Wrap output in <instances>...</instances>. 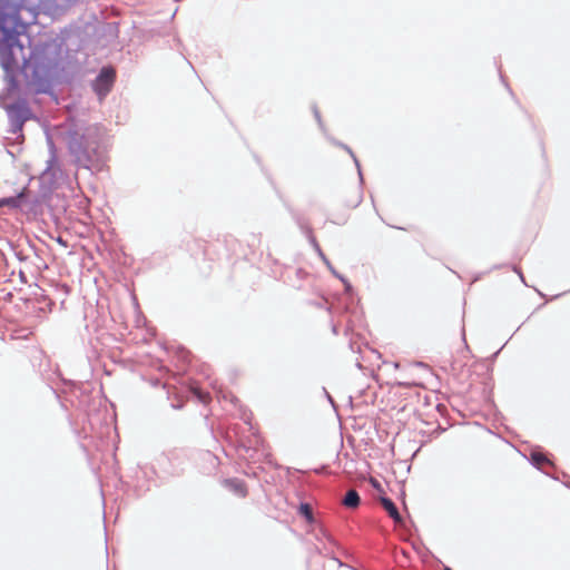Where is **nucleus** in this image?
Segmentation results:
<instances>
[{"label": "nucleus", "instance_id": "obj_1", "mask_svg": "<svg viewBox=\"0 0 570 570\" xmlns=\"http://www.w3.org/2000/svg\"><path fill=\"white\" fill-rule=\"evenodd\" d=\"M67 9L58 0H20L0 12V67L7 90L20 86L58 101L56 88H75L76 73L86 65L69 24L33 37L32 23L40 14L55 20Z\"/></svg>", "mask_w": 570, "mask_h": 570}, {"label": "nucleus", "instance_id": "obj_2", "mask_svg": "<svg viewBox=\"0 0 570 570\" xmlns=\"http://www.w3.org/2000/svg\"><path fill=\"white\" fill-rule=\"evenodd\" d=\"M55 130L66 142L67 150L78 168L89 170L91 175L105 169L107 154L100 124H90L78 116L68 115Z\"/></svg>", "mask_w": 570, "mask_h": 570}, {"label": "nucleus", "instance_id": "obj_3", "mask_svg": "<svg viewBox=\"0 0 570 570\" xmlns=\"http://www.w3.org/2000/svg\"><path fill=\"white\" fill-rule=\"evenodd\" d=\"M73 39L86 63L98 48L114 43L119 37V22L116 21H83L81 19L69 23Z\"/></svg>", "mask_w": 570, "mask_h": 570}, {"label": "nucleus", "instance_id": "obj_4", "mask_svg": "<svg viewBox=\"0 0 570 570\" xmlns=\"http://www.w3.org/2000/svg\"><path fill=\"white\" fill-rule=\"evenodd\" d=\"M30 91L20 86L17 91L7 90V85L0 92V107L6 110L9 119L8 132L17 137L23 136V125L31 117L32 110L27 96Z\"/></svg>", "mask_w": 570, "mask_h": 570}, {"label": "nucleus", "instance_id": "obj_5", "mask_svg": "<svg viewBox=\"0 0 570 570\" xmlns=\"http://www.w3.org/2000/svg\"><path fill=\"white\" fill-rule=\"evenodd\" d=\"M56 375L60 384L57 387L50 386V390L62 407H66L61 399L62 395H65L66 401L70 402V404L77 409L87 410L90 407L94 390L90 383L66 379L61 373H57Z\"/></svg>", "mask_w": 570, "mask_h": 570}, {"label": "nucleus", "instance_id": "obj_6", "mask_svg": "<svg viewBox=\"0 0 570 570\" xmlns=\"http://www.w3.org/2000/svg\"><path fill=\"white\" fill-rule=\"evenodd\" d=\"M30 293L21 297L20 299L23 302L27 308V313H39L47 314L51 312L55 306V302L49 298L46 294V291L40 287L37 283L29 285Z\"/></svg>", "mask_w": 570, "mask_h": 570}, {"label": "nucleus", "instance_id": "obj_7", "mask_svg": "<svg viewBox=\"0 0 570 570\" xmlns=\"http://www.w3.org/2000/svg\"><path fill=\"white\" fill-rule=\"evenodd\" d=\"M117 79V73L111 65H104L96 77L91 80L90 86L99 101H102L112 90Z\"/></svg>", "mask_w": 570, "mask_h": 570}, {"label": "nucleus", "instance_id": "obj_8", "mask_svg": "<svg viewBox=\"0 0 570 570\" xmlns=\"http://www.w3.org/2000/svg\"><path fill=\"white\" fill-rule=\"evenodd\" d=\"M268 183L271 184V186L274 189V191L276 193L277 197L281 199V202L283 203L284 207L286 208V210L291 215L292 219L295 222V224L297 225L299 230L305 235V237L307 238L308 243L311 244V238L315 237V236L313 234L312 227L306 222L304 215L301 212L296 210L285 199V197L283 196L282 191L278 189V187H277L275 180L273 179V177L268 176Z\"/></svg>", "mask_w": 570, "mask_h": 570}, {"label": "nucleus", "instance_id": "obj_9", "mask_svg": "<svg viewBox=\"0 0 570 570\" xmlns=\"http://www.w3.org/2000/svg\"><path fill=\"white\" fill-rule=\"evenodd\" d=\"M57 187L58 184H55L39 176V188L35 194L37 197H39L46 203V207L55 223H58V214L55 212L53 200H61L60 195H53V189Z\"/></svg>", "mask_w": 570, "mask_h": 570}, {"label": "nucleus", "instance_id": "obj_10", "mask_svg": "<svg viewBox=\"0 0 570 570\" xmlns=\"http://www.w3.org/2000/svg\"><path fill=\"white\" fill-rule=\"evenodd\" d=\"M311 246L313 247L314 252L317 254V256L322 259V262L325 264L330 273L337 278L344 286V292L348 295H354V286L350 282V279L340 273L331 263V261L327 258L325 253L323 252L322 247L320 246L316 237L311 238Z\"/></svg>", "mask_w": 570, "mask_h": 570}, {"label": "nucleus", "instance_id": "obj_11", "mask_svg": "<svg viewBox=\"0 0 570 570\" xmlns=\"http://www.w3.org/2000/svg\"><path fill=\"white\" fill-rule=\"evenodd\" d=\"M61 174L62 169L58 156L55 158V161H51V157H49L47 160L46 169L40 174V177L58 184V178Z\"/></svg>", "mask_w": 570, "mask_h": 570}, {"label": "nucleus", "instance_id": "obj_12", "mask_svg": "<svg viewBox=\"0 0 570 570\" xmlns=\"http://www.w3.org/2000/svg\"><path fill=\"white\" fill-rule=\"evenodd\" d=\"M46 203L33 195L31 198H28V202L24 207V214L32 215L33 217H39L45 214Z\"/></svg>", "mask_w": 570, "mask_h": 570}, {"label": "nucleus", "instance_id": "obj_13", "mask_svg": "<svg viewBox=\"0 0 570 570\" xmlns=\"http://www.w3.org/2000/svg\"><path fill=\"white\" fill-rule=\"evenodd\" d=\"M296 513L299 518H302L308 525H316L317 520L312 511L311 504L305 501L301 500L296 507Z\"/></svg>", "mask_w": 570, "mask_h": 570}, {"label": "nucleus", "instance_id": "obj_14", "mask_svg": "<svg viewBox=\"0 0 570 570\" xmlns=\"http://www.w3.org/2000/svg\"><path fill=\"white\" fill-rule=\"evenodd\" d=\"M529 463L538 470H541L542 464H550V460L543 453L541 448L531 449L528 456H525Z\"/></svg>", "mask_w": 570, "mask_h": 570}, {"label": "nucleus", "instance_id": "obj_15", "mask_svg": "<svg viewBox=\"0 0 570 570\" xmlns=\"http://www.w3.org/2000/svg\"><path fill=\"white\" fill-rule=\"evenodd\" d=\"M332 144L344 149L350 156L351 158L353 159V163L357 169V176H358V183H360V186H362L364 184V176H363V171H362V167H361V163L358 160V158L356 157V155L354 154V151L351 149L350 146H347L346 144L340 141V140H336V139H331Z\"/></svg>", "mask_w": 570, "mask_h": 570}, {"label": "nucleus", "instance_id": "obj_16", "mask_svg": "<svg viewBox=\"0 0 570 570\" xmlns=\"http://www.w3.org/2000/svg\"><path fill=\"white\" fill-rule=\"evenodd\" d=\"M380 499H381V503H382L383 508L386 510L390 518L394 522H402L403 518H402L400 511L397 510L395 503L393 502V500L391 498H389L387 495H381Z\"/></svg>", "mask_w": 570, "mask_h": 570}, {"label": "nucleus", "instance_id": "obj_17", "mask_svg": "<svg viewBox=\"0 0 570 570\" xmlns=\"http://www.w3.org/2000/svg\"><path fill=\"white\" fill-rule=\"evenodd\" d=\"M227 487L237 495L245 498L247 495V487L245 481L237 479V478H230L225 480Z\"/></svg>", "mask_w": 570, "mask_h": 570}, {"label": "nucleus", "instance_id": "obj_18", "mask_svg": "<svg viewBox=\"0 0 570 570\" xmlns=\"http://www.w3.org/2000/svg\"><path fill=\"white\" fill-rule=\"evenodd\" d=\"M11 198H13L16 202V205H13V209L20 210L21 213L24 212V207L29 198L27 187L24 186L20 190L16 191L14 195H11Z\"/></svg>", "mask_w": 570, "mask_h": 570}, {"label": "nucleus", "instance_id": "obj_19", "mask_svg": "<svg viewBox=\"0 0 570 570\" xmlns=\"http://www.w3.org/2000/svg\"><path fill=\"white\" fill-rule=\"evenodd\" d=\"M189 393L194 399L203 404H206L209 399V393L205 392L196 382L190 384Z\"/></svg>", "mask_w": 570, "mask_h": 570}, {"label": "nucleus", "instance_id": "obj_20", "mask_svg": "<svg viewBox=\"0 0 570 570\" xmlns=\"http://www.w3.org/2000/svg\"><path fill=\"white\" fill-rule=\"evenodd\" d=\"M362 502L361 495L356 490H348L343 499V503L347 508H357Z\"/></svg>", "mask_w": 570, "mask_h": 570}, {"label": "nucleus", "instance_id": "obj_21", "mask_svg": "<svg viewBox=\"0 0 570 570\" xmlns=\"http://www.w3.org/2000/svg\"><path fill=\"white\" fill-rule=\"evenodd\" d=\"M43 131H45L46 142H47L48 150H49V157H51V161H55V158L58 156V150H57L56 144L53 141L52 134L48 126L45 127Z\"/></svg>", "mask_w": 570, "mask_h": 570}, {"label": "nucleus", "instance_id": "obj_22", "mask_svg": "<svg viewBox=\"0 0 570 570\" xmlns=\"http://www.w3.org/2000/svg\"><path fill=\"white\" fill-rule=\"evenodd\" d=\"M497 421H498V414L495 413L490 425H483L479 421H474L473 424L476 426L483 428L487 433L499 438V426L497 425Z\"/></svg>", "mask_w": 570, "mask_h": 570}, {"label": "nucleus", "instance_id": "obj_23", "mask_svg": "<svg viewBox=\"0 0 570 570\" xmlns=\"http://www.w3.org/2000/svg\"><path fill=\"white\" fill-rule=\"evenodd\" d=\"M60 202L57 199L53 200L55 212L58 214V220L60 219L61 215L66 212V199L65 197H60Z\"/></svg>", "mask_w": 570, "mask_h": 570}, {"label": "nucleus", "instance_id": "obj_24", "mask_svg": "<svg viewBox=\"0 0 570 570\" xmlns=\"http://www.w3.org/2000/svg\"><path fill=\"white\" fill-rule=\"evenodd\" d=\"M7 244L10 247V249L13 250L14 256L17 257L18 261H20V262L27 261L28 257L21 250L16 249V244L12 240L7 239Z\"/></svg>", "mask_w": 570, "mask_h": 570}, {"label": "nucleus", "instance_id": "obj_25", "mask_svg": "<svg viewBox=\"0 0 570 570\" xmlns=\"http://www.w3.org/2000/svg\"><path fill=\"white\" fill-rule=\"evenodd\" d=\"M322 393L324 395V397L326 399V401L330 403V405L333 407V410L335 412L338 411V405L337 403L335 402L334 397L330 394V392L326 390V387H322Z\"/></svg>", "mask_w": 570, "mask_h": 570}, {"label": "nucleus", "instance_id": "obj_26", "mask_svg": "<svg viewBox=\"0 0 570 570\" xmlns=\"http://www.w3.org/2000/svg\"><path fill=\"white\" fill-rule=\"evenodd\" d=\"M178 357L179 360L183 362V363H188L189 362V351L187 348H185L184 346H179L178 347Z\"/></svg>", "mask_w": 570, "mask_h": 570}, {"label": "nucleus", "instance_id": "obj_27", "mask_svg": "<svg viewBox=\"0 0 570 570\" xmlns=\"http://www.w3.org/2000/svg\"><path fill=\"white\" fill-rule=\"evenodd\" d=\"M13 205H16V202L11 196L0 197V208L8 206L10 209H13Z\"/></svg>", "mask_w": 570, "mask_h": 570}, {"label": "nucleus", "instance_id": "obj_28", "mask_svg": "<svg viewBox=\"0 0 570 570\" xmlns=\"http://www.w3.org/2000/svg\"><path fill=\"white\" fill-rule=\"evenodd\" d=\"M312 109H313L314 118L317 121L320 128L324 129V124H323L322 116H321V112H320L317 106L313 105Z\"/></svg>", "mask_w": 570, "mask_h": 570}, {"label": "nucleus", "instance_id": "obj_29", "mask_svg": "<svg viewBox=\"0 0 570 570\" xmlns=\"http://www.w3.org/2000/svg\"><path fill=\"white\" fill-rule=\"evenodd\" d=\"M318 531H320V534L322 538L326 539L331 543L335 542L333 535L328 532V530L326 528L320 527Z\"/></svg>", "mask_w": 570, "mask_h": 570}, {"label": "nucleus", "instance_id": "obj_30", "mask_svg": "<svg viewBox=\"0 0 570 570\" xmlns=\"http://www.w3.org/2000/svg\"><path fill=\"white\" fill-rule=\"evenodd\" d=\"M253 157H254L256 164L261 167V169L264 173V175L266 176V178L268 179V176L272 177L271 173L262 164V158L257 154H255V153L253 154Z\"/></svg>", "mask_w": 570, "mask_h": 570}, {"label": "nucleus", "instance_id": "obj_31", "mask_svg": "<svg viewBox=\"0 0 570 570\" xmlns=\"http://www.w3.org/2000/svg\"><path fill=\"white\" fill-rule=\"evenodd\" d=\"M252 412L250 411H247V410H244V412L242 413V420L244 421L245 424L249 425L250 429H253V425H252Z\"/></svg>", "mask_w": 570, "mask_h": 570}, {"label": "nucleus", "instance_id": "obj_32", "mask_svg": "<svg viewBox=\"0 0 570 570\" xmlns=\"http://www.w3.org/2000/svg\"><path fill=\"white\" fill-rule=\"evenodd\" d=\"M324 556H325L326 558H328V559H331V560L335 561V562L338 564V567H344V566H345V564H344V563H343V562H342V561H341V560L335 556V553H334V552H332V551H331V552H326Z\"/></svg>", "mask_w": 570, "mask_h": 570}, {"label": "nucleus", "instance_id": "obj_33", "mask_svg": "<svg viewBox=\"0 0 570 570\" xmlns=\"http://www.w3.org/2000/svg\"><path fill=\"white\" fill-rule=\"evenodd\" d=\"M59 4L62 6L65 9H69L71 6H73L78 0H58Z\"/></svg>", "mask_w": 570, "mask_h": 570}, {"label": "nucleus", "instance_id": "obj_34", "mask_svg": "<svg viewBox=\"0 0 570 570\" xmlns=\"http://www.w3.org/2000/svg\"><path fill=\"white\" fill-rule=\"evenodd\" d=\"M295 275L298 279H304L305 277L308 276V273L304 268L299 267L296 269Z\"/></svg>", "mask_w": 570, "mask_h": 570}, {"label": "nucleus", "instance_id": "obj_35", "mask_svg": "<svg viewBox=\"0 0 570 570\" xmlns=\"http://www.w3.org/2000/svg\"><path fill=\"white\" fill-rule=\"evenodd\" d=\"M371 485L379 492H384L382 484L376 479H371Z\"/></svg>", "mask_w": 570, "mask_h": 570}, {"label": "nucleus", "instance_id": "obj_36", "mask_svg": "<svg viewBox=\"0 0 570 570\" xmlns=\"http://www.w3.org/2000/svg\"><path fill=\"white\" fill-rule=\"evenodd\" d=\"M501 85L505 88V90L509 92L511 97H513V91L510 88L509 83L504 80L503 76L501 75Z\"/></svg>", "mask_w": 570, "mask_h": 570}, {"label": "nucleus", "instance_id": "obj_37", "mask_svg": "<svg viewBox=\"0 0 570 570\" xmlns=\"http://www.w3.org/2000/svg\"><path fill=\"white\" fill-rule=\"evenodd\" d=\"M414 366H417V367H422L424 368L425 371L430 372V366L428 364H425L424 362H421V361H415L413 363Z\"/></svg>", "mask_w": 570, "mask_h": 570}, {"label": "nucleus", "instance_id": "obj_38", "mask_svg": "<svg viewBox=\"0 0 570 570\" xmlns=\"http://www.w3.org/2000/svg\"><path fill=\"white\" fill-rule=\"evenodd\" d=\"M19 278H20V282L22 284H27L28 283V277H27L26 273L22 269L19 271Z\"/></svg>", "mask_w": 570, "mask_h": 570}, {"label": "nucleus", "instance_id": "obj_39", "mask_svg": "<svg viewBox=\"0 0 570 570\" xmlns=\"http://www.w3.org/2000/svg\"><path fill=\"white\" fill-rule=\"evenodd\" d=\"M150 383H151V385H153V386H155V387H157V386H161V387H164V389L166 387V385H165V384H163V382L160 381V379H153Z\"/></svg>", "mask_w": 570, "mask_h": 570}, {"label": "nucleus", "instance_id": "obj_40", "mask_svg": "<svg viewBox=\"0 0 570 570\" xmlns=\"http://www.w3.org/2000/svg\"><path fill=\"white\" fill-rule=\"evenodd\" d=\"M170 406L174 409V410H181L184 407V402H175V403H170Z\"/></svg>", "mask_w": 570, "mask_h": 570}, {"label": "nucleus", "instance_id": "obj_41", "mask_svg": "<svg viewBox=\"0 0 570 570\" xmlns=\"http://www.w3.org/2000/svg\"><path fill=\"white\" fill-rule=\"evenodd\" d=\"M513 271L518 273V275L520 276V279L522 281V283H523L524 285H527L525 279H524V276H523V274L521 273V271H520V269H518L517 267H513Z\"/></svg>", "mask_w": 570, "mask_h": 570}, {"label": "nucleus", "instance_id": "obj_42", "mask_svg": "<svg viewBox=\"0 0 570 570\" xmlns=\"http://www.w3.org/2000/svg\"><path fill=\"white\" fill-rule=\"evenodd\" d=\"M461 336H462V340H463L464 344H466V341H465V328H464V325H463V326H462V328H461ZM465 347H466V348H469V347H468V345H465Z\"/></svg>", "mask_w": 570, "mask_h": 570}, {"label": "nucleus", "instance_id": "obj_43", "mask_svg": "<svg viewBox=\"0 0 570 570\" xmlns=\"http://www.w3.org/2000/svg\"><path fill=\"white\" fill-rule=\"evenodd\" d=\"M499 357V350H497L495 352L492 353L491 355V361H492V364L494 363V361Z\"/></svg>", "mask_w": 570, "mask_h": 570}, {"label": "nucleus", "instance_id": "obj_44", "mask_svg": "<svg viewBox=\"0 0 570 570\" xmlns=\"http://www.w3.org/2000/svg\"><path fill=\"white\" fill-rule=\"evenodd\" d=\"M362 200H363V195L361 193L360 196H358L357 202L353 205V207H357L362 203Z\"/></svg>", "mask_w": 570, "mask_h": 570}, {"label": "nucleus", "instance_id": "obj_45", "mask_svg": "<svg viewBox=\"0 0 570 570\" xmlns=\"http://www.w3.org/2000/svg\"><path fill=\"white\" fill-rule=\"evenodd\" d=\"M332 332H333L334 335L338 334V326L336 324L332 325Z\"/></svg>", "mask_w": 570, "mask_h": 570}, {"label": "nucleus", "instance_id": "obj_46", "mask_svg": "<svg viewBox=\"0 0 570 570\" xmlns=\"http://www.w3.org/2000/svg\"><path fill=\"white\" fill-rule=\"evenodd\" d=\"M230 402L236 405L239 403V400L235 395H230Z\"/></svg>", "mask_w": 570, "mask_h": 570}, {"label": "nucleus", "instance_id": "obj_47", "mask_svg": "<svg viewBox=\"0 0 570 570\" xmlns=\"http://www.w3.org/2000/svg\"><path fill=\"white\" fill-rule=\"evenodd\" d=\"M132 302H134V305L137 309H139V304H138V301L136 298V296H132Z\"/></svg>", "mask_w": 570, "mask_h": 570}, {"label": "nucleus", "instance_id": "obj_48", "mask_svg": "<svg viewBox=\"0 0 570 570\" xmlns=\"http://www.w3.org/2000/svg\"><path fill=\"white\" fill-rule=\"evenodd\" d=\"M239 448H242L245 452H248L250 450V448L245 444H240Z\"/></svg>", "mask_w": 570, "mask_h": 570}, {"label": "nucleus", "instance_id": "obj_49", "mask_svg": "<svg viewBox=\"0 0 570 570\" xmlns=\"http://www.w3.org/2000/svg\"><path fill=\"white\" fill-rule=\"evenodd\" d=\"M28 244L33 250L36 249V245L32 242L29 240Z\"/></svg>", "mask_w": 570, "mask_h": 570}, {"label": "nucleus", "instance_id": "obj_50", "mask_svg": "<svg viewBox=\"0 0 570 570\" xmlns=\"http://www.w3.org/2000/svg\"><path fill=\"white\" fill-rule=\"evenodd\" d=\"M356 367L357 368H362L363 367L360 361L356 362Z\"/></svg>", "mask_w": 570, "mask_h": 570}, {"label": "nucleus", "instance_id": "obj_51", "mask_svg": "<svg viewBox=\"0 0 570 570\" xmlns=\"http://www.w3.org/2000/svg\"><path fill=\"white\" fill-rule=\"evenodd\" d=\"M142 473H144V476H148V471H147V468L145 470H142Z\"/></svg>", "mask_w": 570, "mask_h": 570}, {"label": "nucleus", "instance_id": "obj_52", "mask_svg": "<svg viewBox=\"0 0 570 570\" xmlns=\"http://www.w3.org/2000/svg\"><path fill=\"white\" fill-rule=\"evenodd\" d=\"M315 551L320 554L322 553V550L318 547H315Z\"/></svg>", "mask_w": 570, "mask_h": 570}, {"label": "nucleus", "instance_id": "obj_53", "mask_svg": "<svg viewBox=\"0 0 570 570\" xmlns=\"http://www.w3.org/2000/svg\"><path fill=\"white\" fill-rule=\"evenodd\" d=\"M501 441H504L507 443V445L511 446V443L508 442L507 440H504L502 436H501Z\"/></svg>", "mask_w": 570, "mask_h": 570}, {"label": "nucleus", "instance_id": "obj_54", "mask_svg": "<svg viewBox=\"0 0 570 570\" xmlns=\"http://www.w3.org/2000/svg\"><path fill=\"white\" fill-rule=\"evenodd\" d=\"M315 538H316V540H318V541L322 539V537H321V534H320V533H318V534H316V535H315Z\"/></svg>", "mask_w": 570, "mask_h": 570}, {"label": "nucleus", "instance_id": "obj_55", "mask_svg": "<svg viewBox=\"0 0 570 570\" xmlns=\"http://www.w3.org/2000/svg\"><path fill=\"white\" fill-rule=\"evenodd\" d=\"M312 304L315 305V306H318V307L321 306V304L316 303V302H313Z\"/></svg>", "mask_w": 570, "mask_h": 570}, {"label": "nucleus", "instance_id": "obj_56", "mask_svg": "<svg viewBox=\"0 0 570 570\" xmlns=\"http://www.w3.org/2000/svg\"><path fill=\"white\" fill-rule=\"evenodd\" d=\"M444 570H453L451 567L445 566Z\"/></svg>", "mask_w": 570, "mask_h": 570}, {"label": "nucleus", "instance_id": "obj_57", "mask_svg": "<svg viewBox=\"0 0 570 570\" xmlns=\"http://www.w3.org/2000/svg\"><path fill=\"white\" fill-rule=\"evenodd\" d=\"M399 386H407L405 383H399Z\"/></svg>", "mask_w": 570, "mask_h": 570}, {"label": "nucleus", "instance_id": "obj_58", "mask_svg": "<svg viewBox=\"0 0 570 570\" xmlns=\"http://www.w3.org/2000/svg\"><path fill=\"white\" fill-rule=\"evenodd\" d=\"M295 288L301 289V285H293Z\"/></svg>", "mask_w": 570, "mask_h": 570}, {"label": "nucleus", "instance_id": "obj_59", "mask_svg": "<svg viewBox=\"0 0 570 570\" xmlns=\"http://www.w3.org/2000/svg\"><path fill=\"white\" fill-rule=\"evenodd\" d=\"M409 520H410V523H411L412 525H414L413 520L411 519V517H409Z\"/></svg>", "mask_w": 570, "mask_h": 570}, {"label": "nucleus", "instance_id": "obj_60", "mask_svg": "<svg viewBox=\"0 0 570 570\" xmlns=\"http://www.w3.org/2000/svg\"><path fill=\"white\" fill-rule=\"evenodd\" d=\"M150 472L156 473L155 469L151 466Z\"/></svg>", "mask_w": 570, "mask_h": 570}, {"label": "nucleus", "instance_id": "obj_61", "mask_svg": "<svg viewBox=\"0 0 570 570\" xmlns=\"http://www.w3.org/2000/svg\"><path fill=\"white\" fill-rule=\"evenodd\" d=\"M564 485H566V488H570V484H567V483H566Z\"/></svg>", "mask_w": 570, "mask_h": 570}]
</instances>
